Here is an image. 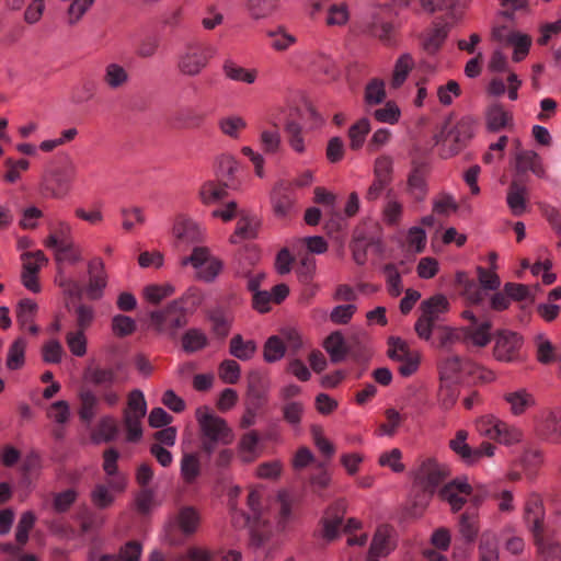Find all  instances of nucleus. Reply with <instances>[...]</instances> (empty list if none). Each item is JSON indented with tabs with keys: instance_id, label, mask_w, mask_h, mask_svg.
<instances>
[{
	"instance_id": "obj_10",
	"label": "nucleus",
	"mask_w": 561,
	"mask_h": 561,
	"mask_svg": "<svg viewBox=\"0 0 561 561\" xmlns=\"http://www.w3.org/2000/svg\"><path fill=\"white\" fill-rule=\"evenodd\" d=\"M89 282L85 288L87 297L91 300H100L107 286V274L101 257H93L88 263Z\"/></svg>"
},
{
	"instance_id": "obj_59",
	"label": "nucleus",
	"mask_w": 561,
	"mask_h": 561,
	"mask_svg": "<svg viewBox=\"0 0 561 561\" xmlns=\"http://www.w3.org/2000/svg\"><path fill=\"white\" fill-rule=\"evenodd\" d=\"M260 145L267 154H276L282 149V137L277 129H264L260 134Z\"/></svg>"
},
{
	"instance_id": "obj_58",
	"label": "nucleus",
	"mask_w": 561,
	"mask_h": 561,
	"mask_svg": "<svg viewBox=\"0 0 561 561\" xmlns=\"http://www.w3.org/2000/svg\"><path fill=\"white\" fill-rule=\"evenodd\" d=\"M522 438L523 433L518 427L501 421L499 432H496L493 439L497 440L500 444L511 446L519 443Z\"/></svg>"
},
{
	"instance_id": "obj_24",
	"label": "nucleus",
	"mask_w": 561,
	"mask_h": 561,
	"mask_svg": "<svg viewBox=\"0 0 561 561\" xmlns=\"http://www.w3.org/2000/svg\"><path fill=\"white\" fill-rule=\"evenodd\" d=\"M528 191L524 185L512 182L506 195V203L514 216H522L527 211Z\"/></svg>"
},
{
	"instance_id": "obj_19",
	"label": "nucleus",
	"mask_w": 561,
	"mask_h": 561,
	"mask_svg": "<svg viewBox=\"0 0 561 561\" xmlns=\"http://www.w3.org/2000/svg\"><path fill=\"white\" fill-rule=\"evenodd\" d=\"M37 309V304L30 298L20 300L16 306L18 324L22 330H27L33 335H36L39 331V328L34 322Z\"/></svg>"
},
{
	"instance_id": "obj_17",
	"label": "nucleus",
	"mask_w": 561,
	"mask_h": 561,
	"mask_svg": "<svg viewBox=\"0 0 561 561\" xmlns=\"http://www.w3.org/2000/svg\"><path fill=\"white\" fill-rule=\"evenodd\" d=\"M485 126L491 133L513 126V114L500 103L490 105L485 111Z\"/></svg>"
},
{
	"instance_id": "obj_38",
	"label": "nucleus",
	"mask_w": 561,
	"mask_h": 561,
	"mask_svg": "<svg viewBox=\"0 0 561 561\" xmlns=\"http://www.w3.org/2000/svg\"><path fill=\"white\" fill-rule=\"evenodd\" d=\"M387 98L383 80L374 78L365 87L364 101L368 106H376L385 102Z\"/></svg>"
},
{
	"instance_id": "obj_51",
	"label": "nucleus",
	"mask_w": 561,
	"mask_h": 561,
	"mask_svg": "<svg viewBox=\"0 0 561 561\" xmlns=\"http://www.w3.org/2000/svg\"><path fill=\"white\" fill-rule=\"evenodd\" d=\"M436 330V340L433 345L437 348L448 351L460 341L458 331L451 327L438 325Z\"/></svg>"
},
{
	"instance_id": "obj_64",
	"label": "nucleus",
	"mask_w": 561,
	"mask_h": 561,
	"mask_svg": "<svg viewBox=\"0 0 561 561\" xmlns=\"http://www.w3.org/2000/svg\"><path fill=\"white\" fill-rule=\"evenodd\" d=\"M219 378L229 385H234L241 377V367L233 359H225L218 368Z\"/></svg>"
},
{
	"instance_id": "obj_31",
	"label": "nucleus",
	"mask_w": 561,
	"mask_h": 561,
	"mask_svg": "<svg viewBox=\"0 0 561 561\" xmlns=\"http://www.w3.org/2000/svg\"><path fill=\"white\" fill-rule=\"evenodd\" d=\"M208 319L216 335L225 337L229 334L233 321V316L230 311L216 308L209 312Z\"/></svg>"
},
{
	"instance_id": "obj_45",
	"label": "nucleus",
	"mask_w": 561,
	"mask_h": 561,
	"mask_svg": "<svg viewBox=\"0 0 561 561\" xmlns=\"http://www.w3.org/2000/svg\"><path fill=\"white\" fill-rule=\"evenodd\" d=\"M199 519L198 513L193 507H183L178 514L176 523L183 534L192 535L197 530Z\"/></svg>"
},
{
	"instance_id": "obj_44",
	"label": "nucleus",
	"mask_w": 561,
	"mask_h": 561,
	"mask_svg": "<svg viewBox=\"0 0 561 561\" xmlns=\"http://www.w3.org/2000/svg\"><path fill=\"white\" fill-rule=\"evenodd\" d=\"M284 130L286 133L287 141L290 148L299 154L305 153L306 144L301 125L297 122L289 121L285 124Z\"/></svg>"
},
{
	"instance_id": "obj_46",
	"label": "nucleus",
	"mask_w": 561,
	"mask_h": 561,
	"mask_svg": "<svg viewBox=\"0 0 561 561\" xmlns=\"http://www.w3.org/2000/svg\"><path fill=\"white\" fill-rule=\"evenodd\" d=\"M226 196V187L213 181L205 182L199 188V198L205 205L218 203Z\"/></svg>"
},
{
	"instance_id": "obj_21",
	"label": "nucleus",
	"mask_w": 561,
	"mask_h": 561,
	"mask_svg": "<svg viewBox=\"0 0 561 561\" xmlns=\"http://www.w3.org/2000/svg\"><path fill=\"white\" fill-rule=\"evenodd\" d=\"M516 169L520 173L530 171L540 179L547 178L542 160L534 150H520L516 153Z\"/></svg>"
},
{
	"instance_id": "obj_16",
	"label": "nucleus",
	"mask_w": 561,
	"mask_h": 561,
	"mask_svg": "<svg viewBox=\"0 0 561 561\" xmlns=\"http://www.w3.org/2000/svg\"><path fill=\"white\" fill-rule=\"evenodd\" d=\"M345 511L346 503L344 501H337L328 508L322 518L323 537L325 539L333 540L336 538Z\"/></svg>"
},
{
	"instance_id": "obj_1",
	"label": "nucleus",
	"mask_w": 561,
	"mask_h": 561,
	"mask_svg": "<svg viewBox=\"0 0 561 561\" xmlns=\"http://www.w3.org/2000/svg\"><path fill=\"white\" fill-rule=\"evenodd\" d=\"M198 424L202 449L211 455L217 446H228L234 442V432L228 422L215 414L207 405H201L195 410Z\"/></svg>"
},
{
	"instance_id": "obj_8",
	"label": "nucleus",
	"mask_w": 561,
	"mask_h": 561,
	"mask_svg": "<svg viewBox=\"0 0 561 561\" xmlns=\"http://www.w3.org/2000/svg\"><path fill=\"white\" fill-rule=\"evenodd\" d=\"M472 494V486L466 478H457L445 485L438 492V497L446 502L453 513L459 512Z\"/></svg>"
},
{
	"instance_id": "obj_11",
	"label": "nucleus",
	"mask_w": 561,
	"mask_h": 561,
	"mask_svg": "<svg viewBox=\"0 0 561 561\" xmlns=\"http://www.w3.org/2000/svg\"><path fill=\"white\" fill-rule=\"evenodd\" d=\"M477 121L471 116H463L450 128L445 141L453 145L451 153L458 152L474 136Z\"/></svg>"
},
{
	"instance_id": "obj_6",
	"label": "nucleus",
	"mask_w": 561,
	"mask_h": 561,
	"mask_svg": "<svg viewBox=\"0 0 561 561\" xmlns=\"http://www.w3.org/2000/svg\"><path fill=\"white\" fill-rule=\"evenodd\" d=\"M179 302L172 300L164 308L153 310L149 313V319L156 331L162 334L174 336L179 329L184 328L188 318Z\"/></svg>"
},
{
	"instance_id": "obj_20",
	"label": "nucleus",
	"mask_w": 561,
	"mask_h": 561,
	"mask_svg": "<svg viewBox=\"0 0 561 561\" xmlns=\"http://www.w3.org/2000/svg\"><path fill=\"white\" fill-rule=\"evenodd\" d=\"M503 400L508 404L510 412L515 416L524 414L536 403L534 396L525 388L505 392Z\"/></svg>"
},
{
	"instance_id": "obj_53",
	"label": "nucleus",
	"mask_w": 561,
	"mask_h": 561,
	"mask_svg": "<svg viewBox=\"0 0 561 561\" xmlns=\"http://www.w3.org/2000/svg\"><path fill=\"white\" fill-rule=\"evenodd\" d=\"M381 217L387 226H399L403 217V204L396 198L388 199L382 208Z\"/></svg>"
},
{
	"instance_id": "obj_41",
	"label": "nucleus",
	"mask_w": 561,
	"mask_h": 561,
	"mask_svg": "<svg viewBox=\"0 0 561 561\" xmlns=\"http://www.w3.org/2000/svg\"><path fill=\"white\" fill-rule=\"evenodd\" d=\"M104 83L112 90L122 88L128 81L127 71L118 64H108L105 67Z\"/></svg>"
},
{
	"instance_id": "obj_39",
	"label": "nucleus",
	"mask_w": 561,
	"mask_h": 561,
	"mask_svg": "<svg viewBox=\"0 0 561 561\" xmlns=\"http://www.w3.org/2000/svg\"><path fill=\"white\" fill-rule=\"evenodd\" d=\"M179 302V307H182L185 311V316L188 318L193 314L203 304L204 294L196 287H190L181 297L174 299Z\"/></svg>"
},
{
	"instance_id": "obj_47",
	"label": "nucleus",
	"mask_w": 561,
	"mask_h": 561,
	"mask_svg": "<svg viewBox=\"0 0 561 561\" xmlns=\"http://www.w3.org/2000/svg\"><path fill=\"white\" fill-rule=\"evenodd\" d=\"M286 352L284 341L278 335L270 336L263 346V357L266 363L280 360Z\"/></svg>"
},
{
	"instance_id": "obj_13",
	"label": "nucleus",
	"mask_w": 561,
	"mask_h": 561,
	"mask_svg": "<svg viewBox=\"0 0 561 561\" xmlns=\"http://www.w3.org/2000/svg\"><path fill=\"white\" fill-rule=\"evenodd\" d=\"M172 232L179 241L186 244L199 242L204 238L202 226L184 215L175 218Z\"/></svg>"
},
{
	"instance_id": "obj_27",
	"label": "nucleus",
	"mask_w": 561,
	"mask_h": 561,
	"mask_svg": "<svg viewBox=\"0 0 561 561\" xmlns=\"http://www.w3.org/2000/svg\"><path fill=\"white\" fill-rule=\"evenodd\" d=\"M370 129V121L367 117H362L353 123L347 130L350 149L353 151L360 150Z\"/></svg>"
},
{
	"instance_id": "obj_12",
	"label": "nucleus",
	"mask_w": 561,
	"mask_h": 561,
	"mask_svg": "<svg viewBox=\"0 0 561 561\" xmlns=\"http://www.w3.org/2000/svg\"><path fill=\"white\" fill-rule=\"evenodd\" d=\"M261 227L260 218L245 210H241L236 229L229 238V242L232 244L240 243L243 240L255 239Z\"/></svg>"
},
{
	"instance_id": "obj_57",
	"label": "nucleus",
	"mask_w": 561,
	"mask_h": 561,
	"mask_svg": "<svg viewBox=\"0 0 561 561\" xmlns=\"http://www.w3.org/2000/svg\"><path fill=\"white\" fill-rule=\"evenodd\" d=\"M535 546L537 547L540 561H561V545L559 542L550 538H546L542 541L537 539Z\"/></svg>"
},
{
	"instance_id": "obj_29",
	"label": "nucleus",
	"mask_w": 561,
	"mask_h": 561,
	"mask_svg": "<svg viewBox=\"0 0 561 561\" xmlns=\"http://www.w3.org/2000/svg\"><path fill=\"white\" fill-rule=\"evenodd\" d=\"M256 350L255 341L244 340L240 334L232 336L229 343V353L240 360L251 359L255 355Z\"/></svg>"
},
{
	"instance_id": "obj_15",
	"label": "nucleus",
	"mask_w": 561,
	"mask_h": 561,
	"mask_svg": "<svg viewBox=\"0 0 561 561\" xmlns=\"http://www.w3.org/2000/svg\"><path fill=\"white\" fill-rule=\"evenodd\" d=\"M118 458L119 454L114 448L106 449L103 454V470L110 477L108 484L115 492H122L126 488V479L118 472Z\"/></svg>"
},
{
	"instance_id": "obj_60",
	"label": "nucleus",
	"mask_w": 561,
	"mask_h": 561,
	"mask_svg": "<svg viewBox=\"0 0 561 561\" xmlns=\"http://www.w3.org/2000/svg\"><path fill=\"white\" fill-rule=\"evenodd\" d=\"M22 273L38 274L41 268L47 264L48 259L42 250L22 254Z\"/></svg>"
},
{
	"instance_id": "obj_62",
	"label": "nucleus",
	"mask_w": 561,
	"mask_h": 561,
	"mask_svg": "<svg viewBox=\"0 0 561 561\" xmlns=\"http://www.w3.org/2000/svg\"><path fill=\"white\" fill-rule=\"evenodd\" d=\"M501 419L493 414L482 415L476 421V428L481 436L493 439L499 432Z\"/></svg>"
},
{
	"instance_id": "obj_37",
	"label": "nucleus",
	"mask_w": 561,
	"mask_h": 561,
	"mask_svg": "<svg viewBox=\"0 0 561 561\" xmlns=\"http://www.w3.org/2000/svg\"><path fill=\"white\" fill-rule=\"evenodd\" d=\"M175 288L172 284H149L142 289V297L151 305H159L165 298L172 296Z\"/></svg>"
},
{
	"instance_id": "obj_35",
	"label": "nucleus",
	"mask_w": 561,
	"mask_h": 561,
	"mask_svg": "<svg viewBox=\"0 0 561 561\" xmlns=\"http://www.w3.org/2000/svg\"><path fill=\"white\" fill-rule=\"evenodd\" d=\"M27 342L24 337L15 339L9 346L5 365L10 370H18L25 363V350Z\"/></svg>"
},
{
	"instance_id": "obj_4",
	"label": "nucleus",
	"mask_w": 561,
	"mask_h": 561,
	"mask_svg": "<svg viewBox=\"0 0 561 561\" xmlns=\"http://www.w3.org/2000/svg\"><path fill=\"white\" fill-rule=\"evenodd\" d=\"M420 309L422 314L416 320L414 330L420 339L430 341L437 322L449 310V302L444 295L437 294L423 300Z\"/></svg>"
},
{
	"instance_id": "obj_49",
	"label": "nucleus",
	"mask_w": 561,
	"mask_h": 561,
	"mask_svg": "<svg viewBox=\"0 0 561 561\" xmlns=\"http://www.w3.org/2000/svg\"><path fill=\"white\" fill-rule=\"evenodd\" d=\"M207 345V336L201 329H190L182 336L183 350L187 353H194Z\"/></svg>"
},
{
	"instance_id": "obj_26",
	"label": "nucleus",
	"mask_w": 561,
	"mask_h": 561,
	"mask_svg": "<svg viewBox=\"0 0 561 561\" xmlns=\"http://www.w3.org/2000/svg\"><path fill=\"white\" fill-rule=\"evenodd\" d=\"M458 530L462 539L471 543L473 542L480 530L479 514L476 511H466L459 516Z\"/></svg>"
},
{
	"instance_id": "obj_32",
	"label": "nucleus",
	"mask_w": 561,
	"mask_h": 561,
	"mask_svg": "<svg viewBox=\"0 0 561 561\" xmlns=\"http://www.w3.org/2000/svg\"><path fill=\"white\" fill-rule=\"evenodd\" d=\"M247 121L237 114L221 117L218 121V128L221 134L231 139H239L241 133L247 128Z\"/></svg>"
},
{
	"instance_id": "obj_2",
	"label": "nucleus",
	"mask_w": 561,
	"mask_h": 561,
	"mask_svg": "<svg viewBox=\"0 0 561 561\" xmlns=\"http://www.w3.org/2000/svg\"><path fill=\"white\" fill-rule=\"evenodd\" d=\"M449 476L450 471L446 465L439 463L433 458L422 460L413 474L414 504L420 507H426L436 489Z\"/></svg>"
},
{
	"instance_id": "obj_22",
	"label": "nucleus",
	"mask_w": 561,
	"mask_h": 561,
	"mask_svg": "<svg viewBox=\"0 0 561 561\" xmlns=\"http://www.w3.org/2000/svg\"><path fill=\"white\" fill-rule=\"evenodd\" d=\"M48 230L49 233L43 241L44 247L47 249L58 247L60 243L73 240L72 227L66 220L58 219L49 221Z\"/></svg>"
},
{
	"instance_id": "obj_61",
	"label": "nucleus",
	"mask_w": 561,
	"mask_h": 561,
	"mask_svg": "<svg viewBox=\"0 0 561 561\" xmlns=\"http://www.w3.org/2000/svg\"><path fill=\"white\" fill-rule=\"evenodd\" d=\"M146 412L147 402L145 400L144 392L139 389L130 391L124 415L145 416Z\"/></svg>"
},
{
	"instance_id": "obj_3",
	"label": "nucleus",
	"mask_w": 561,
	"mask_h": 561,
	"mask_svg": "<svg viewBox=\"0 0 561 561\" xmlns=\"http://www.w3.org/2000/svg\"><path fill=\"white\" fill-rule=\"evenodd\" d=\"M77 174L76 165L69 161L65 167H48L44 170L39 192L46 198L60 199L66 197Z\"/></svg>"
},
{
	"instance_id": "obj_28",
	"label": "nucleus",
	"mask_w": 561,
	"mask_h": 561,
	"mask_svg": "<svg viewBox=\"0 0 561 561\" xmlns=\"http://www.w3.org/2000/svg\"><path fill=\"white\" fill-rule=\"evenodd\" d=\"M54 252L57 263L77 264L82 261V250L75 240L60 243L58 247L49 248Z\"/></svg>"
},
{
	"instance_id": "obj_55",
	"label": "nucleus",
	"mask_w": 561,
	"mask_h": 561,
	"mask_svg": "<svg viewBox=\"0 0 561 561\" xmlns=\"http://www.w3.org/2000/svg\"><path fill=\"white\" fill-rule=\"evenodd\" d=\"M66 343L73 356L83 357L88 351V340L83 330L70 331L66 334Z\"/></svg>"
},
{
	"instance_id": "obj_40",
	"label": "nucleus",
	"mask_w": 561,
	"mask_h": 561,
	"mask_svg": "<svg viewBox=\"0 0 561 561\" xmlns=\"http://www.w3.org/2000/svg\"><path fill=\"white\" fill-rule=\"evenodd\" d=\"M323 347L330 355L332 363H340L345 358L346 348L344 337L340 332L331 333L323 342Z\"/></svg>"
},
{
	"instance_id": "obj_43",
	"label": "nucleus",
	"mask_w": 561,
	"mask_h": 561,
	"mask_svg": "<svg viewBox=\"0 0 561 561\" xmlns=\"http://www.w3.org/2000/svg\"><path fill=\"white\" fill-rule=\"evenodd\" d=\"M408 192L416 202H423L427 194V185L423 173L415 169L408 176Z\"/></svg>"
},
{
	"instance_id": "obj_9",
	"label": "nucleus",
	"mask_w": 561,
	"mask_h": 561,
	"mask_svg": "<svg viewBox=\"0 0 561 561\" xmlns=\"http://www.w3.org/2000/svg\"><path fill=\"white\" fill-rule=\"evenodd\" d=\"M523 337L512 331H501L495 336L493 354L500 362L511 363L519 358Z\"/></svg>"
},
{
	"instance_id": "obj_14",
	"label": "nucleus",
	"mask_w": 561,
	"mask_h": 561,
	"mask_svg": "<svg viewBox=\"0 0 561 561\" xmlns=\"http://www.w3.org/2000/svg\"><path fill=\"white\" fill-rule=\"evenodd\" d=\"M394 548L392 541V530L386 525H381L375 531L373 537L367 561H378L379 558L388 556Z\"/></svg>"
},
{
	"instance_id": "obj_36",
	"label": "nucleus",
	"mask_w": 561,
	"mask_h": 561,
	"mask_svg": "<svg viewBox=\"0 0 561 561\" xmlns=\"http://www.w3.org/2000/svg\"><path fill=\"white\" fill-rule=\"evenodd\" d=\"M351 13L345 2L333 3L327 10L325 25L343 27L350 22Z\"/></svg>"
},
{
	"instance_id": "obj_23",
	"label": "nucleus",
	"mask_w": 561,
	"mask_h": 561,
	"mask_svg": "<svg viewBox=\"0 0 561 561\" xmlns=\"http://www.w3.org/2000/svg\"><path fill=\"white\" fill-rule=\"evenodd\" d=\"M314 193V202L317 204H322L327 206L328 208V215L331 216V218L325 222V228L328 230H339L340 229V216L337 215L335 210V204H336V196L327 191L322 186H317L313 191Z\"/></svg>"
},
{
	"instance_id": "obj_50",
	"label": "nucleus",
	"mask_w": 561,
	"mask_h": 561,
	"mask_svg": "<svg viewBox=\"0 0 561 561\" xmlns=\"http://www.w3.org/2000/svg\"><path fill=\"white\" fill-rule=\"evenodd\" d=\"M267 36L271 38V47L276 51H285L297 42L296 36L288 33L284 27L270 31Z\"/></svg>"
},
{
	"instance_id": "obj_54",
	"label": "nucleus",
	"mask_w": 561,
	"mask_h": 561,
	"mask_svg": "<svg viewBox=\"0 0 561 561\" xmlns=\"http://www.w3.org/2000/svg\"><path fill=\"white\" fill-rule=\"evenodd\" d=\"M117 432L118 430L115 420L111 416H104L99 421L96 432L93 435V440L95 443L111 442L116 438Z\"/></svg>"
},
{
	"instance_id": "obj_5",
	"label": "nucleus",
	"mask_w": 561,
	"mask_h": 561,
	"mask_svg": "<svg viewBox=\"0 0 561 561\" xmlns=\"http://www.w3.org/2000/svg\"><path fill=\"white\" fill-rule=\"evenodd\" d=\"M215 54L216 49L210 45L188 44L179 56L178 69L184 76L196 77L208 66Z\"/></svg>"
},
{
	"instance_id": "obj_33",
	"label": "nucleus",
	"mask_w": 561,
	"mask_h": 561,
	"mask_svg": "<svg viewBox=\"0 0 561 561\" xmlns=\"http://www.w3.org/2000/svg\"><path fill=\"white\" fill-rule=\"evenodd\" d=\"M85 378L94 386L108 388L116 382L117 375L111 367H92L85 371Z\"/></svg>"
},
{
	"instance_id": "obj_52",
	"label": "nucleus",
	"mask_w": 561,
	"mask_h": 561,
	"mask_svg": "<svg viewBox=\"0 0 561 561\" xmlns=\"http://www.w3.org/2000/svg\"><path fill=\"white\" fill-rule=\"evenodd\" d=\"M513 46V60L518 62L522 61L529 53L531 46V37L527 34L517 32L508 38V44Z\"/></svg>"
},
{
	"instance_id": "obj_30",
	"label": "nucleus",
	"mask_w": 561,
	"mask_h": 561,
	"mask_svg": "<svg viewBox=\"0 0 561 561\" xmlns=\"http://www.w3.org/2000/svg\"><path fill=\"white\" fill-rule=\"evenodd\" d=\"M259 440L256 431H249L241 436L237 447L241 461L249 463L257 457Z\"/></svg>"
},
{
	"instance_id": "obj_25",
	"label": "nucleus",
	"mask_w": 561,
	"mask_h": 561,
	"mask_svg": "<svg viewBox=\"0 0 561 561\" xmlns=\"http://www.w3.org/2000/svg\"><path fill=\"white\" fill-rule=\"evenodd\" d=\"M78 397L80 400L79 417L85 423H91L99 413L100 400L90 389H82Z\"/></svg>"
},
{
	"instance_id": "obj_56",
	"label": "nucleus",
	"mask_w": 561,
	"mask_h": 561,
	"mask_svg": "<svg viewBox=\"0 0 561 561\" xmlns=\"http://www.w3.org/2000/svg\"><path fill=\"white\" fill-rule=\"evenodd\" d=\"M371 114L377 122L390 125L397 124L401 118V110L393 101L386 102L383 107L375 110Z\"/></svg>"
},
{
	"instance_id": "obj_48",
	"label": "nucleus",
	"mask_w": 561,
	"mask_h": 561,
	"mask_svg": "<svg viewBox=\"0 0 561 561\" xmlns=\"http://www.w3.org/2000/svg\"><path fill=\"white\" fill-rule=\"evenodd\" d=\"M479 561H497L499 550L494 534L485 531L482 534L479 543Z\"/></svg>"
},
{
	"instance_id": "obj_34",
	"label": "nucleus",
	"mask_w": 561,
	"mask_h": 561,
	"mask_svg": "<svg viewBox=\"0 0 561 561\" xmlns=\"http://www.w3.org/2000/svg\"><path fill=\"white\" fill-rule=\"evenodd\" d=\"M414 67V60L408 53L402 54L394 64L390 84L393 89L400 88L407 80L409 73Z\"/></svg>"
},
{
	"instance_id": "obj_63",
	"label": "nucleus",
	"mask_w": 561,
	"mask_h": 561,
	"mask_svg": "<svg viewBox=\"0 0 561 561\" xmlns=\"http://www.w3.org/2000/svg\"><path fill=\"white\" fill-rule=\"evenodd\" d=\"M535 342L537 347V359L539 363L550 364L556 360L557 352L546 335L538 334Z\"/></svg>"
},
{
	"instance_id": "obj_7",
	"label": "nucleus",
	"mask_w": 561,
	"mask_h": 561,
	"mask_svg": "<svg viewBox=\"0 0 561 561\" xmlns=\"http://www.w3.org/2000/svg\"><path fill=\"white\" fill-rule=\"evenodd\" d=\"M437 368L440 379L448 382H460L478 370V366L473 362L458 355L443 357L438 362Z\"/></svg>"
},
{
	"instance_id": "obj_18",
	"label": "nucleus",
	"mask_w": 561,
	"mask_h": 561,
	"mask_svg": "<svg viewBox=\"0 0 561 561\" xmlns=\"http://www.w3.org/2000/svg\"><path fill=\"white\" fill-rule=\"evenodd\" d=\"M221 69L225 78L230 81L253 84L257 79L256 69L242 67L231 58L224 60Z\"/></svg>"
},
{
	"instance_id": "obj_42",
	"label": "nucleus",
	"mask_w": 561,
	"mask_h": 561,
	"mask_svg": "<svg viewBox=\"0 0 561 561\" xmlns=\"http://www.w3.org/2000/svg\"><path fill=\"white\" fill-rule=\"evenodd\" d=\"M181 477L184 482L191 484L201 474V461L195 454H184L181 459Z\"/></svg>"
}]
</instances>
